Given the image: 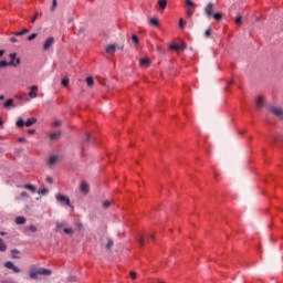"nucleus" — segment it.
Masks as SVG:
<instances>
[{"label":"nucleus","instance_id":"1","mask_svg":"<svg viewBox=\"0 0 283 283\" xmlns=\"http://www.w3.org/2000/svg\"><path fill=\"white\" fill-rule=\"evenodd\" d=\"M39 275L50 276L52 275V270H46L43 268H36L35 265H31L29 276L31 280H38Z\"/></svg>","mask_w":283,"mask_h":283},{"label":"nucleus","instance_id":"2","mask_svg":"<svg viewBox=\"0 0 283 283\" xmlns=\"http://www.w3.org/2000/svg\"><path fill=\"white\" fill-rule=\"evenodd\" d=\"M35 123H36V118H34V117L29 118L27 122H24V119H22V118H18V119H17V123H15V126H17L18 128H22V127H24V126L31 127V126H33Z\"/></svg>","mask_w":283,"mask_h":283},{"label":"nucleus","instance_id":"3","mask_svg":"<svg viewBox=\"0 0 283 283\" xmlns=\"http://www.w3.org/2000/svg\"><path fill=\"white\" fill-rule=\"evenodd\" d=\"M116 50H120V51L125 50V44L124 43H122L120 45L109 44L106 46V53L108 55H114Z\"/></svg>","mask_w":283,"mask_h":283},{"label":"nucleus","instance_id":"4","mask_svg":"<svg viewBox=\"0 0 283 283\" xmlns=\"http://www.w3.org/2000/svg\"><path fill=\"white\" fill-rule=\"evenodd\" d=\"M18 54L17 53H10L9 57H10V62L9 65L13 66V67H18L21 63L20 59H17Z\"/></svg>","mask_w":283,"mask_h":283},{"label":"nucleus","instance_id":"5","mask_svg":"<svg viewBox=\"0 0 283 283\" xmlns=\"http://www.w3.org/2000/svg\"><path fill=\"white\" fill-rule=\"evenodd\" d=\"M193 8H197L196 3H193L192 1H187L186 2V14H187L188 18H192V15H193L192 9Z\"/></svg>","mask_w":283,"mask_h":283},{"label":"nucleus","instance_id":"6","mask_svg":"<svg viewBox=\"0 0 283 283\" xmlns=\"http://www.w3.org/2000/svg\"><path fill=\"white\" fill-rule=\"evenodd\" d=\"M55 198H56L57 202H60L66 207H71V200L69 197H65V196L59 193V195H56Z\"/></svg>","mask_w":283,"mask_h":283},{"label":"nucleus","instance_id":"7","mask_svg":"<svg viewBox=\"0 0 283 283\" xmlns=\"http://www.w3.org/2000/svg\"><path fill=\"white\" fill-rule=\"evenodd\" d=\"M270 112L274 116H277L279 118H283V108H281L279 106H272V107H270Z\"/></svg>","mask_w":283,"mask_h":283},{"label":"nucleus","instance_id":"8","mask_svg":"<svg viewBox=\"0 0 283 283\" xmlns=\"http://www.w3.org/2000/svg\"><path fill=\"white\" fill-rule=\"evenodd\" d=\"M203 11L206 12L207 17L209 19L212 18L213 13H214V4L209 2L206 7V9H203Z\"/></svg>","mask_w":283,"mask_h":283},{"label":"nucleus","instance_id":"9","mask_svg":"<svg viewBox=\"0 0 283 283\" xmlns=\"http://www.w3.org/2000/svg\"><path fill=\"white\" fill-rule=\"evenodd\" d=\"M4 266H6V269H9V270L13 271V273H20L21 272V270L17 265H14V263H12L11 261L6 262Z\"/></svg>","mask_w":283,"mask_h":283},{"label":"nucleus","instance_id":"10","mask_svg":"<svg viewBox=\"0 0 283 283\" xmlns=\"http://www.w3.org/2000/svg\"><path fill=\"white\" fill-rule=\"evenodd\" d=\"M54 45V38L51 36L49 39L45 40L44 44H43V50L48 51L50 48H52Z\"/></svg>","mask_w":283,"mask_h":283},{"label":"nucleus","instance_id":"11","mask_svg":"<svg viewBox=\"0 0 283 283\" xmlns=\"http://www.w3.org/2000/svg\"><path fill=\"white\" fill-rule=\"evenodd\" d=\"M30 93H29V97L30 98H36L39 95L36 94V93H39V86H35V85H33V86H31L30 87Z\"/></svg>","mask_w":283,"mask_h":283},{"label":"nucleus","instance_id":"12","mask_svg":"<svg viewBox=\"0 0 283 283\" xmlns=\"http://www.w3.org/2000/svg\"><path fill=\"white\" fill-rule=\"evenodd\" d=\"M80 190L82 193L87 195L90 192V185L86 184L85 181H82L80 186Z\"/></svg>","mask_w":283,"mask_h":283},{"label":"nucleus","instance_id":"13","mask_svg":"<svg viewBox=\"0 0 283 283\" xmlns=\"http://www.w3.org/2000/svg\"><path fill=\"white\" fill-rule=\"evenodd\" d=\"M49 136H50V140H59L62 136V132L61 130L53 132Z\"/></svg>","mask_w":283,"mask_h":283},{"label":"nucleus","instance_id":"14","mask_svg":"<svg viewBox=\"0 0 283 283\" xmlns=\"http://www.w3.org/2000/svg\"><path fill=\"white\" fill-rule=\"evenodd\" d=\"M25 222H27V219H25V217H23V216H20V217H17V218H15V223H17V226H24Z\"/></svg>","mask_w":283,"mask_h":283},{"label":"nucleus","instance_id":"15","mask_svg":"<svg viewBox=\"0 0 283 283\" xmlns=\"http://www.w3.org/2000/svg\"><path fill=\"white\" fill-rule=\"evenodd\" d=\"M149 65H150L149 59H142V60H139V66H142V67H149Z\"/></svg>","mask_w":283,"mask_h":283},{"label":"nucleus","instance_id":"16","mask_svg":"<svg viewBox=\"0 0 283 283\" xmlns=\"http://www.w3.org/2000/svg\"><path fill=\"white\" fill-rule=\"evenodd\" d=\"M149 24H150L151 27H160V22H159L158 18H151V19L149 20Z\"/></svg>","mask_w":283,"mask_h":283},{"label":"nucleus","instance_id":"17","mask_svg":"<svg viewBox=\"0 0 283 283\" xmlns=\"http://www.w3.org/2000/svg\"><path fill=\"white\" fill-rule=\"evenodd\" d=\"M12 107H14V102H13V99H8V101L4 103V108H6V109H11Z\"/></svg>","mask_w":283,"mask_h":283},{"label":"nucleus","instance_id":"18","mask_svg":"<svg viewBox=\"0 0 283 283\" xmlns=\"http://www.w3.org/2000/svg\"><path fill=\"white\" fill-rule=\"evenodd\" d=\"M258 108H262L264 106V101L262 96H259L255 101Z\"/></svg>","mask_w":283,"mask_h":283},{"label":"nucleus","instance_id":"19","mask_svg":"<svg viewBox=\"0 0 283 283\" xmlns=\"http://www.w3.org/2000/svg\"><path fill=\"white\" fill-rule=\"evenodd\" d=\"M23 188H24V189H28L31 193H35V192H36L35 186H32V185H24Z\"/></svg>","mask_w":283,"mask_h":283},{"label":"nucleus","instance_id":"20","mask_svg":"<svg viewBox=\"0 0 283 283\" xmlns=\"http://www.w3.org/2000/svg\"><path fill=\"white\" fill-rule=\"evenodd\" d=\"M168 2L167 1H158L157 7L159 8V10H164L165 8H167Z\"/></svg>","mask_w":283,"mask_h":283},{"label":"nucleus","instance_id":"21","mask_svg":"<svg viewBox=\"0 0 283 283\" xmlns=\"http://www.w3.org/2000/svg\"><path fill=\"white\" fill-rule=\"evenodd\" d=\"M59 157L57 156H51L50 159H49V165H56V161H57Z\"/></svg>","mask_w":283,"mask_h":283},{"label":"nucleus","instance_id":"22","mask_svg":"<svg viewBox=\"0 0 283 283\" xmlns=\"http://www.w3.org/2000/svg\"><path fill=\"white\" fill-rule=\"evenodd\" d=\"M7 251V244L3 241V239H0V252H6Z\"/></svg>","mask_w":283,"mask_h":283},{"label":"nucleus","instance_id":"23","mask_svg":"<svg viewBox=\"0 0 283 283\" xmlns=\"http://www.w3.org/2000/svg\"><path fill=\"white\" fill-rule=\"evenodd\" d=\"M28 32H29L28 29H23L22 31L15 32L14 35H15V36H22V35H24V34L28 33Z\"/></svg>","mask_w":283,"mask_h":283},{"label":"nucleus","instance_id":"24","mask_svg":"<svg viewBox=\"0 0 283 283\" xmlns=\"http://www.w3.org/2000/svg\"><path fill=\"white\" fill-rule=\"evenodd\" d=\"M170 49L179 51V50H184L185 46L184 45H178V44H172V45H170Z\"/></svg>","mask_w":283,"mask_h":283},{"label":"nucleus","instance_id":"25","mask_svg":"<svg viewBox=\"0 0 283 283\" xmlns=\"http://www.w3.org/2000/svg\"><path fill=\"white\" fill-rule=\"evenodd\" d=\"M213 19L216 20V21H221L222 20V14L220 13V12H217V13H213Z\"/></svg>","mask_w":283,"mask_h":283},{"label":"nucleus","instance_id":"26","mask_svg":"<svg viewBox=\"0 0 283 283\" xmlns=\"http://www.w3.org/2000/svg\"><path fill=\"white\" fill-rule=\"evenodd\" d=\"M7 66H11L10 62L0 61V69H6Z\"/></svg>","mask_w":283,"mask_h":283},{"label":"nucleus","instance_id":"27","mask_svg":"<svg viewBox=\"0 0 283 283\" xmlns=\"http://www.w3.org/2000/svg\"><path fill=\"white\" fill-rule=\"evenodd\" d=\"M48 193H49V189H46V188H43V189L38 191L39 196H46Z\"/></svg>","mask_w":283,"mask_h":283},{"label":"nucleus","instance_id":"28","mask_svg":"<svg viewBox=\"0 0 283 283\" xmlns=\"http://www.w3.org/2000/svg\"><path fill=\"white\" fill-rule=\"evenodd\" d=\"M113 245H114L113 240H112V239H108V240H107V244H106V250H112Z\"/></svg>","mask_w":283,"mask_h":283},{"label":"nucleus","instance_id":"29","mask_svg":"<svg viewBox=\"0 0 283 283\" xmlns=\"http://www.w3.org/2000/svg\"><path fill=\"white\" fill-rule=\"evenodd\" d=\"M132 41H134V43H135L136 45H138V44H139V38H138V35L132 34Z\"/></svg>","mask_w":283,"mask_h":283},{"label":"nucleus","instance_id":"30","mask_svg":"<svg viewBox=\"0 0 283 283\" xmlns=\"http://www.w3.org/2000/svg\"><path fill=\"white\" fill-rule=\"evenodd\" d=\"M64 233L67 234V235H73L74 230H72L71 228H64Z\"/></svg>","mask_w":283,"mask_h":283},{"label":"nucleus","instance_id":"31","mask_svg":"<svg viewBox=\"0 0 283 283\" xmlns=\"http://www.w3.org/2000/svg\"><path fill=\"white\" fill-rule=\"evenodd\" d=\"M86 83H87V86H88V87H92L93 84H94L93 77H87V78H86Z\"/></svg>","mask_w":283,"mask_h":283},{"label":"nucleus","instance_id":"32","mask_svg":"<svg viewBox=\"0 0 283 283\" xmlns=\"http://www.w3.org/2000/svg\"><path fill=\"white\" fill-rule=\"evenodd\" d=\"M235 24H237V25H241V24H242V15H238V17L235 18Z\"/></svg>","mask_w":283,"mask_h":283},{"label":"nucleus","instance_id":"33","mask_svg":"<svg viewBox=\"0 0 283 283\" xmlns=\"http://www.w3.org/2000/svg\"><path fill=\"white\" fill-rule=\"evenodd\" d=\"M69 84H70V80H69L67 77L63 78L62 85H63L64 87H67Z\"/></svg>","mask_w":283,"mask_h":283},{"label":"nucleus","instance_id":"34","mask_svg":"<svg viewBox=\"0 0 283 283\" xmlns=\"http://www.w3.org/2000/svg\"><path fill=\"white\" fill-rule=\"evenodd\" d=\"M112 202L109 200L103 202V209L109 208Z\"/></svg>","mask_w":283,"mask_h":283},{"label":"nucleus","instance_id":"35","mask_svg":"<svg viewBox=\"0 0 283 283\" xmlns=\"http://www.w3.org/2000/svg\"><path fill=\"white\" fill-rule=\"evenodd\" d=\"M64 223L63 222H56V231H60L61 229L64 228Z\"/></svg>","mask_w":283,"mask_h":283},{"label":"nucleus","instance_id":"36","mask_svg":"<svg viewBox=\"0 0 283 283\" xmlns=\"http://www.w3.org/2000/svg\"><path fill=\"white\" fill-rule=\"evenodd\" d=\"M185 25H186L185 20H184V19H180V20H179V28H180L181 30H184V29H185Z\"/></svg>","mask_w":283,"mask_h":283},{"label":"nucleus","instance_id":"37","mask_svg":"<svg viewBox=\"0 0 283 283\" xmlns=\"http://www.w3.org/2000/svg\"><path fill=\"white\" fill-rule=\"evenodd\" d=\"M45 181H46V184L52 185V184H53V177L48 176V177L45 178Z\"/></svg>","mask_w":283,"mask_h":283},{"label":"nucleus","instance_id":"38","mask_svg":"<svg viewBox=\"0 0 283 283\" xmlns=\"http://www.w3.org/2000/svg\"><path fill=\"white\" fill-rule=\"evenodd\" d=\"M20 252L18 250H11V255L17 259V254H19Z\"/></svg>","mask_w":283,"mask_h":283},{"label":"nucleus","instance_id":"39","mask_svg":"<svg viewBox=\"0 0 283 283\" xmlns=\"http://www.w3.org/2000/svg\"><path fill=\"white\" fill-rule=\"evenodd\" d=\"M62 125L61 120H56L55 123H53V127L57 128Z\"/></svg>","mask_w":283,"mask_h":283},{"label":"nucleus","instance_id":"40","mask_svg":"<svg viewBox=\"0 0 283 283\" xmlns=\"http://www.w3.org/2000/svg\"><path fill=\"white\" fill-rule=\"evenodd\" d=\"M211 36V29L206 30V38L209 39Z\"/></svg>","mask_w":283,"mask_h":283},{"label":"nucleus","instance_id":"41","mask_svg":"<svg viewBox=\"0 0 283 283\" xmlns=\"http://www.w3.org/2000/svg\"><path fill=\"white\" fill-rule=\"evenodd\" d=\"M36 38V33L30 34L28 40L33 41Z\"/></svg>","mask_w":283,"mask_h":283},{"label":"nucleus","instance_id":"42","mask_svg":"<svg viewBox=\"0 0 283 283\" xmlns=\"http://www.w3.org/2000/svg\"><path fill=\"white\" fill-rule=\"evenodd\" d=\"M75 227H77L78 230H82L83 229V223L82 222H76Z\"/></svg>","mask_w":283,"mask_h":283},{"label":"nucleus","instance_id":"43","mask_svg":"<svg viewBox=\"0 0 283 283\" xmlns=\"http://www.w3.org/2000/svg\"><path fill=\"white\" fill-rule=\"evenodd\" d=\"M9 41H10L11 43H17V42H18V39H17L15 36H13V38H10Z\"/></svg>","mask_w":283,"mask_h":283},{"label":"nucleus","instance_id":"44","mask_svg":"<svg viewBox=\"0 0 283 283\" xmlns=\"http://www.w3.org/2000/svg\"><path fill=\"white\" fill-rule=\"evenodd\" d=\"M21 198H29V195L27 193V191L21 192Z\"/></svg>","mask_w":283,"mask_h":283},{"label":"nucleus","instance_id":"45","mask_svg":"<svg viewBox=\"0 0 283 283\" xmlns=\"http://www.w3.org/2000/svg\"><path fill=\"white\" fill-rule=\"evenodd\" d=\"M138 243H139V245H142V247L145 244V240H144V238H143V237H142V238H139Z\"/></svg>","mask_w":283,"mask_h":283},{"label":"nucleus","instance_id":"46","mask_svg":"<svg viewBox=\"0 0 283 283\" xmlns=\"http://www.w3.org/2000/svg\"><path fill=\"white\" fill-rule=\"evenodd\" d=\"M130 279L136 280V272H134V271L130 272Z\"/></svg>","mask_w":283,"mask_h":283},{"label":"nucleus","instance_id":"47","mask_svg":"<svg viewBox=\"0 0 283 283\" xmlns=\"http://www.w3.org/2000/svg\"><path fill=\"white\" fill-rule=\"evenodd\" d=\"M77 279H76V276H70V277H67V281H71V282H75Z\"/></svg>","mask_w":283,"mask_h":283},{"label":"nucleus","instance_id":"48","mask_svg":"<svg viewBox=\"0 0 283 283\" xmlns=\"http://www.w3.org/2000/svg\"><path fill=\"white\" fill-rule=\"evenodd\" d=\"M57 7V2L56 1H53L52 2V11H54V9Z\"/></svg>","mask_w":283,"mask_h":283},{"label":"nucleus","instance_id":"49","mask_svg":"<svg viewBox=\"0 0 283 283\" xmlns=\"http://www.w3.org/2000/svg\"><path fill=\"white\" fill-rule=\"evenodd\" d=\"M38 17H39V13H35V15L31 19V23H34Z\"/></svg>","mask_w":283,"mask_h":283},{"label":"nucleus","instance_id":"50","mask_svg":"<svg viewBox=\"0 0 283 283\" xmlns=\"http://www.w3.org/2000/svg\"><path fill=\"white\" fill-rule=\"evenodd\" d=\"M85 142H86V143H90V142H91V135H90V134H86Z\"/></svg>","mask_w":283,"mask_h":283},{"label":"nucleus","instance_id":"51","mask_svg":"<svg viewBox=\"0 0 283 283\" xmlns=\"http://www.w3.org/2000/svg\"><path fill=\"white\" fill-rule=\"evenodd\" d=\"M282 137L280 135H274V143H276L279 139H281Z\"/></svg>","mask_w":283,"mask_h":283},{"label":"nucleus","instance_id":"52","mask_svg":"<svg viewBox=\"0 0 283 283\" xmlns=\"http://www.w3.org/2000/svg\"><path fill=\"white\" fill-rule=\"evenodd\" d=\"M29 230H30L31 232H35V231H36V228H35L34 226H30Z\"/></svg>","mask_w":283,"mask_h":283},{"label":"nucleus","instance_id":"53","mask_svg":"<svg viewBox=\"0 0 283 283\" xmlns=\"http://www.w3.org/2000/svg\"><path fill=\"white\" fill-rule=\"evenodd\" d=\"M28 134H29V135H34V134H35V130H34V129H29V130H28Z\"/></svg>","mask_w":283,"mask_h":283},{"label":"nucleus","instance_id":"54","mask_svg":"<svg viewBox=\"0 0 283 283\" xmlns=\"http://www.w3.org/2000/svg\"><path fill=\"white\" fill-rule=\"evenodd\" d=\"M18 140L21 142V143H25L27 142L25 137H20V138H18Z\"/></svg>","mask_w":283,"mask_h":283},{"label":"nucleus","instance_id":"55","mask_svg":"<svg viewBox=\"0 0 283 283\" xmlns=\"http://www.w3.org/2000/svg\"><path fill=\"white\" fill-rule=\"evenodd\" d=\"M4 55V50H0V57Z\"/></svg>","mask_w":283,"mask_h":283},{"label":"nucleus","instance_id":"56","mask_svg":"<svg viewBox=\"0 0 283 283\" xmlns=\"http://www.w3.org/2000/svg\"><path fill=\"white\" fill-rule=\"evenodd\" d=\"M6 98L4 95H0V101H3Z\"/></svg>","mask_w":283,"mask_h":283},{"label":"nucleus","instance_id":"57","mask_svg":"<svg viewBox=\"0 0 283 283\" xmlns=\"http://www.w3.org/2000/svg\"><path fill=\"white\" fill-rule=\"evenodd\" d=\"M3 126V122L0 119V127H2Z\"/></svg>","mask_w":283,"mask_h":283},{"label":"nucleus","instance_id":"58","mask_svg":"<svg viewBox=\"0 0 283 283\" xmlns=\"http://www.w3.org/2000/svg\"><path fill=\"white\" fill-rule=\"evenodd\" d=\"M150 239H153V240H154V239H155V235H153V234H151V235H150Z\"/></svg>","mask_w":283,"mask_h":283},{"label":"nucleus","instance_id":"59","mask_svg":"<svg viewBox=\"0 0 283 283\" xmlns=\"http://www.w3.org/2000/svg\"><path fill=\"white\" fill-rule=\"evenodd\" d=\"M229 84H230V85L233 84V81H230Z\"/></svg>","mask_w":283,"mask_h":283},{"label":"nucleus","instance_id":"60","mask_svg":"<svg viewBox=\"0 0 283 283\" xmlns=\"http://www.w3.org/2000/svg\"><path fill=\"white\" fill-rule=\"evenodd\" d=\"M158 1H169V0H158Z\"/></svg>","mask_w":283,"mask_h":283},{"label":"nucleus","instance_id":"61","mask_svg":"<svg viewBox=\"0 0 283 283\" xmlns=\"http://www.w3.org/2000/svg\"><path fill=\"white\" fill-rule=\"evenodd\" d=\"M157 283H165V282H157Z\"/></svg>","mask_w":283,"mask_h":283},{"label":"nucleus","instance_id":"62","mask_svg":"<svg viewBox=\"0 0 283 283\" xmlns=\"http://www.w3.org/2000/svg\"><path fill=\"white\" fill-rule=\"evenodd\" d=\"M186 1H191V0H186Z\"/></svg>","mask_w":283,"mask_h":283},{"label":"nucleus","instance_id":"63","mask_svg":"<svg viewBox=\"0 0 283 283\" xmlns=\"http://www.w3.org/2000/svg\"><path fill=\"white\" fill-rule=\"evenodd\" d=\"M53 1H56V0H53Z\"/></svg>","mask_w":283,"mask_h":283}]
</instances>
